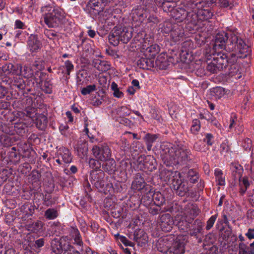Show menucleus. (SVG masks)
<instances>
[{
	"instance_id": "ea45409f",
	"label": "nucleus",
	"mask_w": 254,
	"mask_h": 254,
	"mask_svg": "<svg viewBox=\"0 0 254 254\" xmlns=\"http://www.w3.org/2000/svg\"><path fill=\"white\" fill-rule=\"evenodd\" d=\"M43 223L39 220H37L32 223H29L26 225L27 229L28 231L33 233H38L42 231Z\"/></svg>"
},
{
	"instance_id": "e2e57ef3",
	"label": "nucleus",
	"mask_w": 254,
	"mask_h": 254,
	"mask_svg": "<svg viewBox=\"0 0 254 254\" xmlns=\"http://www.w3.org/2000/svg\"><path fill=\"white\" fill-rule=\"evenodd\" d=\"M203 248L205 251L206 254H217L218 250V247L214 244H205L203 245Z\"/></svg>"
},
{
	"instance_id": "f257e3e1",
	"label": "nucleus",
	"mask_w": 254,
	"mask_h": 254,
	"mask_svg": "<svg viewBox=\"0 0 254 254\" xmlns=\"http://www.w3.org/2000/svg\"><path fill=\"white\" fill-rule=\"evenodd\" d=\"M52 9L50 5L41 7L42 11H48L43 15L44 23L50 28H62L67 21L64 10L58 7Z\"/></svg>"
},
{
	"instance_id": "4c0bfd02",
	"label": "nucleus",
	"mask_w": 254,
	"mask_h": 254,
	"mask_svg": "<svg viewBox=\"0 0 254 254\" xmlns=\"http://www.w3.org/2000/svg\"><path fill=\"white\" fill-rule=\"evenodd\" d=\"M239 254H254V242L248 246L244 243L239 244Z\"/></svg>"
},
{
	"instance_id": "bb28decb",
	"label": "nucleus",
	"mask_w": 254,
	"mask_h": 254,
	"mask_svg": "<svg viewBox=\"0 0 254 254\" xmlns=\"http://www.w3.org/2000/svg\"><path fill=\"white\" fill-rule=\"evenodd\" d=\"M25 81L22 77L18 74L12 77L10 87L12 89H18L19 90H22L25 89Z\"/></svg>"
},
{
	"instance_id": "603ef678",
	"label": "nucleus",
	"mask_w": 254,
	"mask_h": 254,
	"mask_svg": "<svg viewBox=\"0 0 254 254\" xmlns=\"http://www.w3.org/2000/svg\"><path fill=\"white\" fill-rule=\"evenodd\" d=\"M152 195L154 199L153 201V203L160 205L161 206L165 203L166 201L165 197L160 191L154 192L153 190Z\"/></svg>"
},
{
	"instance_id": "a18cd8bd",
	"label": "nucleus",
	"mask_w": 254,
	"mask_h": 254,
	"mask_svg": "<svg viewBox=\"0 0 254 254\" xmlns=\"http://www.w3.org/2000/svg\"><path fill=\"white\" fill-rule=\"evenodd\" d=\"M198 19L200 20H207L211 18L213 15V12L210 9H202L200 8L197 12Z\"/></svg>"
},
{
	"instance_id": "473e14b6",
	"label": "nucleus",
	"mask_w": 254,
	"mask_h": 254,
	"mask_svg": "<svg viewBox=\"0 0 254 254\" xmlns=\"http://www.w3.org/2000/svg\"><path fill=\"white\" fill-rule=\"evenodd\" d=\"M184 35V29L177 25H174V29L170 33V37L174 42H177Z\"/></svg>"
},
{
	"instance_id": "9b49d317",
	"label": "nucleus",
	"mask_w": 254,
	"mask_h": 254,
	"mask_svg": "<svg viewBox=\"0 0 254 254\" xmlns=\"http://www.w3.org/2000/svg\"><path fill=\"white\" fill-rule=\"evenodd\" d=\"M171 184L177 195L182 197L188 194L189 189L187 182L176 178L172 180Z\"/></svg>"
},
{
	"instance_id": "393cba45",
	"label": "nucleus",
	"mask_w": 254,
	"mask_h": 254,
	"mask_svg": "<svg viewBox=\"0 0 254 254\" xmlns=\"http://www.w3.org/2000/svg\"><path fill=\"white\" fill-rule=\"evenodd\" d=\"M33 121L37 128L40 130H45L47 127L48 119L46 116L44 114H37Z\"/></svg>"
},
{
	"instance_id": "f03ea898",
	"label": "nucleus",
	"mask_w": 254,
	"mask_h": 254,
	"mask_svg": "<svg viewBox=\"0 0 254 254\" xmlns=\"http://www.w3.org/2000/svg\"><path fill=\"white\" fill-rule=\"evenodd\" d=\"M162 152L161 156L164 163L167 162V165L183 164L190 159V151L186 148H180L175 150L172 147H168L164 149Z\"/></svg>"
},
{
	"instance_id": "dca6fc26",
	"label": "nucleus",
	"mask_w": 254,
	"mask_h": 254,
	"mask_svg": "<svg viewBox=\"0 0 254 254\" xmlns=\"http://www.w3.org/2000/svg\"><path fill=\"white\" fill-rule=\"evenodd\" d=\"M181 171L187 180L190 183L194 184L198 181L199 176L196 170L185 166L182 168Z\"/></svg>"
},
{
	"instance_id": "f704fd0d",
	"label": "nucleus",
	"mask_w": 254,
	"mask_h": 254,
	"mask_svg": "<svg viewBox=\"0 0 254 254\" xmlns=\"http://www.w3.org/2000/svg\"><path fill=\"white\" fill-rule=\"evenodd\" d=\"M220 232L221 237L223 240L226 241L230 237L231 239V241H232V242L236 241L237 240V237L235 235H232V229L230 226H228L227 227L223 226L220 229Z\"/></svg>"
},
{
	"instance_id": "aec40b11",
	"label": "nucleus",
	"mask_w": 254,
	"mask_h": 254,
	"mask_svg": "<svg viewBox=\"0 0 254 254\" xmlns=\"http://www.w3.org/2000/svg\"><path fill=\"white\" fill-rule=\"evenodd\" d=\"M139 20L141 22L144 21L146 23L156 24L158 23L160 21L158 17L153 13H150L145 10L144 12L139 13Z\"/></svg>"
},
{
	"instance_id": "c85d7f7f",
	"label": "nucleus",
	"mask_w": 254,
	"mask_h": 254,
	"mask_svg": "<svg viewBox=\"0 0 254 254\" xmlns=\"http://www.w3.org/2000/svg\"><path fill=\"white\" fill-rule=\"evenodd\" d=\"M1 68L4 75L9 74H18L19 73V66L18 64H13L12 63H7L3 65Z\"/></svg>"
},
{
	"instance_id": "680f3d73",
	"label": "nucleus",
	"mask_w": 254,
	"mask_h": 254,
	"mask_svg": "<svg viewBox=\"0 0 254 254\" xmlns=\"http://www.w3.org/2000/svg\"><path fill=\"white\" fill-rule=\"evenodd\" d=\"M52 84L50 80L46 79L43 84L42 83L41 84V88L42 90L47 94H51L52 92Z\"/></svg>"
},
{
	"instance_id": "20e7f679",
	"label": "nucleus",
	"mask_w": 254,
	"mask_h": 254,
	"mask_svg": "<svg viewBox=\"0 0 254 254\" xmlns=\"http://www.w3.org/2000/svg\"><path fill=\"white\" fill-rule=\"evenodd\" d=\"M132 37V28L126 26H115L108 36L111 44L114 46L118 45L120 42L127 44Z\"/></svg>"
},
{
	"instance_id": "58836bf2",
	"label": "nucleus",
	"mask_w": 254,
	"mask_h": 254,
	"mask_svg": "<svg viewBox=\"0 0 254 254\" xmlns=\"http://www.w3.org/2000/svg\"><path fill=\"white\" fill-rule=\"evenodd\" d=\"M149 213L152 216L161 215L162 213H164L167 211L165 208H162V206L158 204L152 203L147 207Z\"/></svg>"
},
{
	"instance_id": "49530a36",
	"label": "nucleus",
	"mask_w": 254,
	"mask_h": 254,
	"mask_svg": "<svg viewBox=\"0 0 254 254\" xmlns=\"http://www.w3.org/2000/svg\"><path fill=\"white\" fill-rule=\"evenodd\" d=\"M27 125L23 122L15 123L14 125V129L18 135L23 136L28 130Z\"/></svg>"
},
{
	"instance_id": "72a5a7b5",
	"label": "nucleus",
	"mask_w": 254,
	"mask_h": 254,
	"mask_svg": "<svg viewBox=\"0 0 254 254\" xmlns=\"http://www.w3.org/2000/svg\"><path fill=\"white\" fill-rule=\"evenodd\" d=\"M151 186L146 184L144 180H133L131 184V189L137 190H147Z\"/></svg>"
},
{
	"instance_id": "b1692460",
	"label": "nucleus",
	"mask_w": 254,
	"mask_h": 254,
	"mask_svg": "<svg viewBox=\"0 0 254 254\" xmlns=\"http://www.w3.org/2000/svg\"><path fill=\"white\" fill-rule=\"evenodd\" d=\"M187 13V11L185 8L177 7L174 8L170 15L178 22H181L186 18Z\"/></svg>"
},
{
	"instance_id": "423d86ee",
	"label": "nucleus",
	"mask_w": 254,
	"mask_h": 254,
	"mask_svg": "<svg viewBox=\"0 0 254 254\" xmlns=\"http://www.w3.org/2000/svg\"><path fill=\"white\" fill-rule=\"evenodd\" d=\"M136 163L139 166L140 169L146 172H152L157 169L156 161L151 155H140L137 158Z\"/></svg>"
},
{
	"instance_id": "f8f14e48",
	"label": "nucleus",
	"mask_w": 254,
	"mask_h": 254,
	"mask_svg": "<svg viewBox=\"0 0 254 254\" xmlns=\"http://www.w3.org/2000/svg\"><path fill=\"white\" fill-rule=\"evenodd\" d=\"M232 30L227 32H222L217 33L215 37L214 48L215 49H224L226 51V45H227L229 35L231 33Z\"/></svg>"
},
{
	"instance_id": "9d476101",
	"label": "nucleus",
	"mask_w": 254,
	"mask_h": 254,
	"mask_svg": "<svg viewBox=\"0 0 254 254\" xmlns=\"http://www.w3.org/2000/svg\"><path fill=\"white\" fill-rule=\"evenodd\" d=\"M203 227V223L201 220L196 219L193 222H191L189 229L188 230V233L190 237H193L197 239L198 243L202 242L200 234L201 233Z\"/></svg>"
},
{
	"instance_id": "bf43d9fd",
	"label": "nucleus",
	"mask_w": 254,
	"mask_h": 254,
	"mask_svg": "<svg viewBox=\"0 0 254 254\" xmlns=\"http://www.w3.org/2000/svg\"><path fill=\"white\" fill-rule=\"evenodd\" d=\"M20 157H21V156L19 152L17 153L15 151H9L8 153V160L14 164L19 162Z\"/></svg>"
},
{
	"instance_id": "4468645a",
	"label": "nucleus",
	"mask_w": 254,
	"mask_h": 254,
	"mask_svg": "<svg viewBox=\"0 0 254 254\" xmlns=\"http://www.w3.org/2000/svg\"><path fill=\"white\" fill-rule=\"evenodd\" d=\"M90 177L91 183L97 189H102L104 188L105 180V173L103 170H92L90 172Z\"/></svg>"
},
{
	"instance_id": "ddd939ff",
	"label": "nucleus",
	"mask_w": 254,
	"mask_h": 254,
	"mask_svg": "<svg viewBox=\"0 0 254 254\" xmlns=\"http://www.w3.org/2000/svg\"><path fill=\"white\" fill-rule=\"evenodd\" d=\"M158 222L160 228L164 232H170L172 230L174 224L173 218L169 213L160 215Z\"/></svg>"
},
{
	"instance_id": "7c9ffc66",
	"label": "nucleus",
	"mask_w": 254,
	"mask_h": 254,
	"mask_svg": "<svg viewBox=\"0 0 254 254\" xmlns=\"http://www.w3.org/2000/svg\"><path fill=\"white\" fill-rule=\"evenodd\" d=\"M143 192H144L145 194L142 196L140 203L147 207L153 203V201L154 199L152 195L153 190H152V189L150 188L149 190H144Z\"/></svg>"
},
{
	"instance_id": "864d4df0",
	"label": "nucleus",
	"mask_w": 254,
	"mask_h": 254,
	"mask_svg": "<svg viewBox=\"0 0 254 254\" xmlns=\"http://www.w3.org/2000/svg\"><path fill=\"white\" fill-rule=\"evenodd\" d=\"M168 57L169 59V62L172 64H175L180 60L181 61L180 52H178L177 50H171Z\"/></svg>"
},
{
	"instance_id": "052dcab7",
	"label": "nucleus",
	"mask_w": 254,
	"mask_h": 254,
	"mask_svg": "<svg viewBox=\"0 0 254 254\" xmlns=\"http://www.w3.org/2000/svg\"><path fill=\"white\" fill-rule=\"evenodd\" d=\"M44 34L48 38L53 40H59L60 37L58 32L52 29H45Z\"/></svg>"
},
{
	"instance_id": "5701e85b",
	"label": "nucleus",
	"mask_w": 254,
	"mask_h": 254,
	"mask_svg": "<svg viewBox=\"0 0 254 254\" xmlns=\"http://www.w3.org/2000/svg\"><path fill=\"white\" fill-rule=\"evenodd\" d=\"M203 5L204 3L200 0H188L184 6L187 10L197 12Z\"/></svg>"
},
{
	"instance_id": "0eeeda50",
	"label": "nucleus",
	"mask_w": 254,
	"mask_h": 254,
	"mask_svg": "<svg viewBox=\"0 0 254 254\" xmlns=\"http://www.w3.org/2000/svg\"><path fill=\"white\" fill-rule=\"evenodd\" d=\"M108 1L107 0H90L86 5L87 10L93 17L99 15L104 11Z\"/></svg>"
},
{
	"instance_id": "5fc2aeb1",
	"label": "nucleus",
	"mask_w": 254,
	"mask_h": 254,
	"mask_svg": "<svg viewBox=\"0 0 254 254\" xmlns=\"http://www.w3.org/2000/svg\"><path fill=\"white\" fill-rule=\"evenodd\" d=\"M124 209L121 206H116L114 207V208L112 209L111 212L112 216L116 218H118L121 217L122 219H125L126 218L127 214H125L124 213Z\"/></svg>"
},
{
	"instance_id": "c9c22d12",
	"label": "nucleus",
	"mask_w": 254,
	"mask_h": 254,
	"mask_svg": "<svg viewBox=\"0 0 254 254\" xmlns=\"http://www.w3.org/2000/svg\"><path fill=\"white\" fill-rule=\"evenodd\" d=\"M168 250L171 254H184L185 252V244L184 242L177 241Z\"/></svg>"
},
{
	"instance_id": "8fccbe9b",
	"label": "nucleus",
	"mask_w": 254,
	"mask_h": 254,
	"mask_svg": "<svg viewBox=\"0 0 254 254\" xmlns=\"http://www.w3.org/2000/svg\"><path fill=\"white\" fill-rule=\"evenodd\" d=\"M157 62L160 64V66L162 69H166L170 65L168 55L163 53H161L157 57Z\"/></svg>"
},
{
	"instance_id": "69168bd1",
	"label": "nucleus",
	"mask_w": 254,
	"mask_h": 254,
	"mask_svg": "<svg viewBox=\"0 0 254 254\" xmlns=\"http://www.w3.org/2000/svg\"><path fill=\"white\" fill-rule=\"evenodd\" d=\"M45 217L48 220L57 218L58 216V211L54 208H49L45 212Z\"/></svg>"
},
{
	"instance_id": "a211bd4d",
	"label": "nucleus",
	"mask_w": 254,
	"mask_h": 254,
	"mask_svg": "<svg viewBox=\"0 0 254 254\" xmlns=\"http://www.w3.org/2000/svg\"><path fill=\"white\" fill-rule=\"evenodd\" d=\"M27 47L32 52H37L42 47V43L37 34H31L27 41Z\"/></svg>"
},
{
	"instance_id": "e433bc0d",
	"label": "nucleus",
	"mask_w": 254,
	"mask_h": 254,
	"mask_svg": "<svg viewBox=\"0 0 254 254\" xmlns=\"http://www.w3.org/2000/svg\"><path fill=\"white\" fill-rule=\"evenodd\" d=\"M76 149L78 156L81 158L86 156L88 152V142L85 140H80L77 144Z\"/></svg>"
},
{
	"instance_id": "de8ad7c7",
	"label": "nucleus",
	"mask_w": 254,
	"mask_h": 254,
	"mask_svg": "<svg viewBox=\"0 0 254 254\" xmlns=\"http://www.w3.org/2000/svg\"><path fill=\"white\" fill-rule=\"evenodd\" d=\"M231 169L233 172V176L234 177V179H239V180H240V179L242 178V173L243 171L242 166L239 164H235L232 163L231 165Z\"/></svg>"
},
{
	"instance_id": "09e8293b",
	"label": "nucleus",
	"mask_w": 254,
	"mask_h": 254,
	"mask_svg": "<svg viewBox=\"0 0 254 254\" xmlns=\"http://www.w3.org/2000/svg\"><path fill=\"white\" fill-rule=\"evenodd\" d=\"M176 0H166L161 8L164 12H170V14H171V12L176 7Z\"/></svg>"
},
{
	"instance_id": "f3484780",
	"label": "nucleus",
	"mask_w": 254,
	"mask_h": 254,
	"mask_svg": "<svg viewBox=\"0 0 254 254\" xmlns=\"http://www.w3.org/2000/svg\"><path fill=\"white\" fill-rule=\"evenodd\" d=\"M193 48V43L190 41H186L182 43L181 45V49L180 52L181 61L184 62H187V60L189 56L190 58L189 60H190V58L191 55V50Z\"/></svg>"
},
{
	"instance_id": "1a4fd4ad",
	"label": "nucleus",
	"mask_w": 254,
	"mask_h": 254,
	"mask_svg": "<svg viewBox=\"0 0 254 254\" xmlns=\"http://www.w3.org/2000/svg\"><path fill=\"white\" fill-rule=\"evenodd\" d=\"M18 152L22 158L26 159L28 161L34 160L35 152L32 149L31 145L25 141H20L17 143Z\"/></svg>"
},
{
	"instance_id": "774afa93",
	"label": "nucleus",
	"mask_w": 254,
	"mask_h": 254,
	"mask_svg": "<svg viewBox=\"0 0 254 254\" xmlns=\"http://www.w3.org/2000/svg\"><path fill=\"white\" fill-rule=\"evenodd\" d=\"M19 73L20 72L25 78H29L33 77V73L31 69L27 66H24L22 68V66H20Z\"/></svg>"
},
{
	"instance_id": "c03bdc74",
	"label": "nucleus",
	"mask_w": 254,
	"mask_h": 254,
	"mask_svg": "<svg viewBox=\"0 0 254 254\" xmlns=\"http://www.w3.org/2000/svg\"><path fill=\"white\" fill-rule=\"evenodd\" d=\"M186 14V18L184 20L185 22L187 23H191L193 25L197 24V21L198 20L197 12L187 10Z\"/></svg>"
},
{
	"instance_id": "37998d69",
	"label": "nucleus",
	"mask_w": 254,
	"mask_h": 254,
	"mask_svg": "<svg viewBox=\"0 0 254 254\" xmlns=\"http://www.w3.org/2000/svg\"><path fill=\"white\" fill-rule=\"evenodd\" d=\"M248 55L244 54L241 55L238 54V53H233L230 54L229 55H227V61L228 63V65L229 64H235L238 61L239 58L240 59H245L247 57Z\"/></svg>"
},
{
	"instance_id": "13d9d810",
	"label": "nucleus",
	"mask_w": 254,
	"mask_h": 254,
	"mask_svg": "<svg viewBox=\"0 0 254 254\" xmlns=\"http://www.w3.org/2000/svg\"><path fill=\"white\" fill-rule=\"evenodd\" d=\"M51 250L55 254H61L63 253V249H61L60 244L58 243V238H54L51 242Z\"/></svg>"
},
{
	"instance_id": "79ce46f5",
	"label": "nucleus",
	"mask_w": 254,
	"mask_h": 254,
	"mask_svg": "<svg viewBox=\"0 0 254 254\" xmlns=\"http://www.w3.org/2000/svg\"><path fill=\"white\" fill-rule=\"evenodd\" d=\"M21 211H22L27 217L32 216L34 214L36 209L34 205L29 202H26L21 207Z\"/></svg>"
},
{
	"instance_id": "7ed1b4c3",
	"label": "nucleus",
	"mask_w": 254,
	"mask_h": 254,
	"mask_svg": "<svg viewBox=\"0 0 254 254\" xmlns=\"http://www.w3.org/2000/svg\"><path fill=\"white\" fill-rule=\"evenodd\" d=\"M227 45H226V51L228 52L238 53L241 55H249L251 52L250 47L246 43L242 38L240 34L234 30L231 31L229 35Z\"/></svg>"
},
{
	"instance_id": "6e6d98bb",
	"label": "nucleus",
	"mask_w": 254,
	"mask_h": 254,
	"mask_svg": "<svg viewBox=\"0 0 254 254\" xmlns=\"http://www.w3.org/2000/svg\"><path fill=\"white\" fill-rule=\"evenodd\" d=\"M157 138V137L156 134H151L149 133L146 134L143 137V139L147 145V149L148 151L151 149L152 143L155 141Z\"/></svg>"
},
{
	"instance_id": "412c9836",
	"label": "nucleus",
	"mask_w": 254,
	"mask_h": 254,
	"mask_svg": "<svg viewBox=\"0 0 254 254\" xmlns=\"http://www.w3.org/2000/svg\"><path fill=\"white\" fill-rule=\"evenodd\" d=\"M148 236L144 230L137 229L134 231L133 240L136 241L139 246H144L148 243Z\"/></svg>"
},
{
	"instance_id": "a878e982",
	"label": "nucleus",
	"mask_w": 254,
	"mask_h": 254,
	"mask_svg": "<svg viewBox=\"0 0 254 254\" xmlns=\"http://www.w3.org/2000/svg\"><path fill=\"white\" fill-rule=\"evenodd\" d=\"M30 176V182L32 184L33 189L35 190L39 189L41 184L40 181L41 173L38 170H34L31 172Z\"/></svg>"
},
{
	"instance_id": "a19ab883",
	"label": "nucleus",
	"mask_w": 254,
	"mask_h": 254,
	"mask_svg": "<svg viewBox=\"0 0 254 254\" xmlns=\"http://www.w3.org/2000/svg\"><path fill=\"white\" fill-rule=\"evenodd\" d=\"M159 51V46L157 44H153L146 49L145 55L146 57H148L153 60Z\"/></svg>"
},
{
	"instance_id": "2f4dec72",
	"label": "nucleus",
	"mask_w": 254,
	"mask_h": 254,
	"mask_svg": "<svg viewBox=\"0 0 254 254\" xmlns=\"http://www.w3.org/2000/svg\"><path fill=\"white\" fill-rule=\"evenodd\" d=\"M137 64L140 68L148 69L154 66V61L148 57H141L137 62Z\"/></svg>"
},
{
	"instance_id": "c756f323",
	"label": "nucleus",
	"mask_w": 254,
	"mask_h": 254,
	"mask_svg": "<svg viewBox=\"0 0 254 254\" xmlns=\"http://www.w3.org/2000/svg\"><path fill=\"white\" fill-rule=\"evenodd\" d=\"M19 139L18 136L4 135L0 137V142L3 147H7L13 145Z\"/></svg>"
},
{
	"instance_id": "4be33fe9",
	"label": "nucleus",
	"mask_w": 254,
	"mask_h": 254,
	"mask_svg": "<svg viewBox=\"0 0 254 254\" xmlns=\"http://www.w3.org/2000/svg\"><path fill=\"white\" fill-rule=\"evenodd\" d=\"M102 164V168L104 172L107 173L109 175L115 174L118 170L117 165L115 160L113 159L109 158Z\"/></svg>"
},
{
	"instance_id": "6e6552de",
	"label": "nucleus",
	"mask_w": 254,
	"mask_h": 254,
	"mask_svg": "<svg viewBox=\"0 0 254 254\" xmlns=\"http://www.w3.org/2000/svg\"><path fill=\"white\" fill-rule=\"evenodd\" d=\"M92 151L93 155L100 161H104L111 156V150L106 143L94 145Z\"/></svg>"
},
{
	"instance_id": "2eb2a0df",
	"label": "nucleus",
	"mask_w": 254,
	"mask_h": 254,
	"mask_svg": "<svg viewBox=\"0 0 254 254\" xmlns=\"http://www.w3.org/2000/svg\"><path fill=\"white\" fill-rule=\"evenodd\" d=\"M175 221L178 228L184 232H187L191 222H193V218H190L186 213L183 215H177L175 217Z\"/></svg>"
},
{
	"instance_id": "0e129e2a",
	"label": "nucleus",
	"mask_w": 254,
	"mask_h": 254,
	"mask_svg": "<svg viewBox=\"0 0 254 254\" xmlns=\"http://www.w3.org/2000/svg\"><path fill=\"white\" fill-rule=\"evenodd\" d=\"M36 109L34 108H26L23 111L21 112V114L27 117L31 118L33 121L38 114L36 112Z\"/></svg>"
},
{
	"instance_id": "4d7b16f0",
	"label": "nucleus",
	"mask_w": 254,
	"mask_h": 254,
	"mask_svg": "<svg viewBox=\"0 0 254 254\" xmlns=\"http://www.w3.org/2000/svg\"><path fill=\"white\" fill-rule=\"evenodd\" d=\"M199 212L200 210L197 206L196 204H192L188 208L186 213L190 218H193V221H194V218L199 214Z\"/></svg>"
},
{
	"instance_id": "3c124183",
	"label": "nucleus",
	"mask_w": 254,
	"mask_h": 254,
	"mask_svg": "<svg viewBox=\"0 0 254 254\" xmlns=\"http://www.w3.org/2000/svg\"><path fill=\"white\" fill-rule=\"evenodd\" d=\"M146 36L145 32L141 30L137 32L136 34L133 38V41L135 43H137V42L140 44L146 43L147 39V38H146Z\"/></svg>"
},
{
	"instance_id": "338daca9",
	"label": "nucleus",
	"mask_w": 254,
	"mask_h": 254,
	"mask_svg": "<svg viewBox=\"0 0 254 254\" xmlns=\"http://www.w3.org/2000/svg\"><path fill=\"white\" fill-rule=\"evenodd\" d=\"M120 167L123 171H132V164L129 160H123L120 162Z\"/></svg>"
},
{
	"instance_id": "cd10ccee",
	"label": "nucleus",
	"mask_w": 254,
	"mask_h": 254,
	"mask_svg": "<svg viewBox=\"0 0 254 254\" xmlns=\"http://www.w3.org/2000/svg\"><path fill=\"white\" fill-rule=\"evenodd\" d=\"M58 157H61L64 164H69L72 159L70 151L66 148L61 147L58 152Z\"/></svg>"
},
{
	"instance_id": "6ab92c4d",
	"label": "nucleus",
	"mask_w": 254,
	"mask_h": 254,
	"mask_svg": "<svg viewBox=\"0 0 254 254\" xmlns=\"http://www.w3.org/2000/svg\"><path fill=\"white\" fill-rule=\"evenodd\" d=\"M58 243L61 249H63V254H72L76 250L68 242L67 236L58 239Z\"/></svg>"
},
{
	"instance_id": "39448f33",
	"label": "nucleus",
	"mask_w": 254,
	"mask_h": 254,
	"mask_svg": "<svg viewBox=\"0 0 254 254\" xmlns=\"http://www.w3.org/2000/svg\"><path fill=\"white\" fill-rule=\"evenodd\" d=\"M227 66V54L218 53L211 62L207 64L206 69L210 73H217Z\"/></svg>"
}]
</instances>
